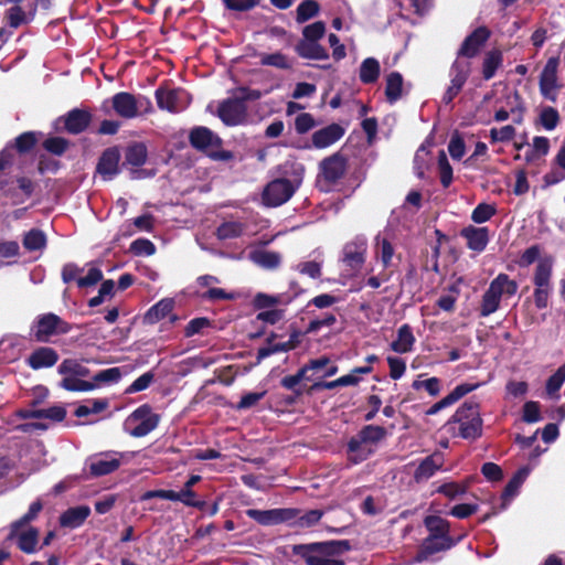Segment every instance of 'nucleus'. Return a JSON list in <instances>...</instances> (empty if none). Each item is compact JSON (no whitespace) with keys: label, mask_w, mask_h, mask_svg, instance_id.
I'll return each instance as SVG.
<instances>
[{"label":"nucleus","mask_w":565,"mask_h":565,"mask_svg":"<svg viewBox=\"0 0 565 565\" xmlns=\"http://www.w3.org/2000/svg\"><path fill=\"white\" fill-rule=\"evenodd\" d=\"M482 425L480 405L471 398L466 401L448 419L446 429L452 437L476 440L482 435Z\"/></svg>","instance_id":"f257e3e1"},{"label":"nucleus","mask_w":565,"mask_h":565,"mask_svg":"<svg viewBox=\"0 0 565 565\" xmlns=\"http://www.w3.org/2000/svg\"><path fill=\"white\" fill-rule=\"evenodd\" d=\"M350 550L348 540L295 544L291 547L292 554L300 556L307 565H342V561L337 562L333 557Z\"/></svg>","instance_id":"f03ea898"},{"label":"nucleus","mask_w":565,"mask_h":565,"mask_svg":"<svg viewBox=\"0 0 565 565\" xmlns=\"http://www.w3.org/2000/svg\"><path fill=\"white\" fill-rule=\"evenodd\" d=\"M387 430L379 425H365L347 444V458L351 465H359L375 452V446L385 439Z\"/></svg>","instance_id":"7ed1b4c3"},{"label":"nucleus","mask_w":565,"mask_h":565,"mask_svg":"<svg viewBox=\"0 0 565 565\" xmlns=\"http://www.w3.org/2000/svg\"><path fill=\"white\" fill-rule=\"evenodd\" d=\"M260 97L262 93L258 89L239 87L234 97H228L218 104L216 115L225 126L244 125L248 119L246 102L257 100Z\"/></svg>","instance_id":"20e7f679"},{"label":"nucleus","mask_w":565,"mask_h":565,"mask_svg":"<svg viewBox=\"0 0 565 565\" xmlns=\"http://www.w3.org/2000/svg\"><path fill=\"white\" fill-rule=\"evenodd\" d=\"M189 143L213 161L227 162L234 159L232 151L222 149V138L205 126H195L190 130Z\"/></svg>","instance_id":"39448f33"},{"label":"nucleus","mask_w":565,"mask_h":565,"mask_svg":"<svg viewBox=\"0 0 565 565\" xmlns=\"http://www.w3.org/2000/svg\"><path fill=\"white\" fill-rule=\"evenodd\" d=\"M518 291V282L510 279L507 274H499L484 291L480 305V317H488L495 312L500 307L503 296L512 297Z\"/></svg>","instance_id":"423d86ee"},{"label":"nucleus","mask_w":565,"mask_h":565,"mask_svg":"<svg viewBox=\"0 0 565 565\" xmlns=\"http://www.w3.org/2000/svg\"><path fill=\"white\" fill-rule=\"evenodd\" d=\"M72 329V324L60 316L47 312L35 318L31 326V335L36 342L47 343L52 337L67 334Z\"/></svg>","instance_id":"0eeeda50"},{"label":"nucleus","mask_w":565,"mask_h":565,"mask_svg":"<svg viewBox=\"0 0 565 565\" xmlns=\"http://www.w3.org/2000/svg\"><path fill=\"white\" fill-rule=\"evenodd\" d=\"M553 270V260L550 257L541 259L536 265L533 276L534 303L537 309H545L548 305V298L552 291L551 278Z\"/></svg>","instance_id":"6e6552de"},{"label":"nucleus","mask_w":565,"mask_h":565,"mask_svg":"<svg viewBox=\"0 0 565 565\" xmlns=\"http://www.w3.org/2000/svg\"><path fill=\"white\" fill-rule=\"evenodd\" d=\"M159 423L160 415L153 413L152 407L148 404L137 407L126 420L127 426L134 425L129 429V434L136 438L147 436L158 427Z\"/></svg>","instance_id":"1a4fd4ad"},{"label":"nucleus","mask_w":565,"mask_h":565,"mask_svg":"<svg viewBox=\"0 0 565 565\" xmlns=\"http://www.w3.org/2000/svg\"><path fill=\"white\" fill-rule=\"evenodd\" d=\"M245 513L258 524L271 526L282 523L290 525L291 521L296 519L301 511L297 508H276L269 510L248 509Z\"/></svg>","instance_id":"9d476101"},{"label":"nucleus","mask_w":565,"mask_h":565,"mask_svg":"<svg viewBox=\"0 0 565 565\" xmlns=\"http://www.w3.org/2000/svg\"><path fill=\"white\" fill-rule=\"evenodd\" d=\"M142 100L146 102V113L152 110L151 100L142 95L136 97L127 92H119L111 98V105L115 113L125 119H131L139 115V107H142Z\"/></svg>","instance_id":"9b49d317"},{"label":"nucleus","mask_w":565,"mask_h":565,"mask_svg":"<svg viewBox=\"0 0 565 565\" xmlns=\"http://www.w3.org/2000/svg\"><path fill=\"white\" fill-rule=\"evenodd\" d=\"M295 184L286 178L274 179L263 190L262 200L266 206L276 207L286 203L295 193Z\"/></svg>","instance_id":"f8f14e48"},{"label":"nucleus","mask_w":565,"mask_h":565,"mask_svg":"<svg viewBox=\"0 0 565 565\" xmlns=\"http://www.w3.org/2000/svg\"><path fill=\"white\" fill-rule=\"evenodd\" d=\"M559 62V56L550 57L543 67L539 81L541 95L552 103L557 100V90L562 87V84L557 81Z\"/></svg>","instance_id":"ddd939ff"},{"label":"nucleus","mask_w":565,"mask_h":565,"mask_svg":"<svg viewBox=\"0 0 565 565\" xmlns=\"http://www.w3.org/2000/svg\"><path fill=\"white\" fill-rule=\"evenodd\" d=\"M156 99L160 109L170 113H181L191 104V95L183 88L164 89L159 87L156 90Z\"/></svg>","instance_id":"4468645a"},{"label":"nucleus","mask_w":565,"mask_h":565,"mask_svg":"<svg viewBox=\"0 0 565 565\" xmlns=\"http://www.w3.org/2000/svg\"><path fill=\"white\" fill-rule=\"evenodd\" d=\"M348 170V158L340 151L322 159L319 163V177L328 185L339 182Z\"/></svg>","instance_id":"2eb2a0df"},{"label":"nucleus","mask_w":565,"mask_h":565,"mask_svg":"<svg viewBox=\"0 0 565 565\" xmlns=\"http://www.w3.org/2000/svg\"><path fill=\"white\" fill-rule=\"evenodd\" d=\"M84 268L74 263H67L63 266L61 277L64 284L76 281L78 288L95 286L103 280V271L97 267H92L86 276H81Z\"/></svg>","instance_id":"dca6fc26"},{"label":"nucleus","mask_w":565,"mask_h":565,"mask_svg":"<svg viewBox=\"0 0 565 565\" xmlns=\"http://www.w3.org/2000/svg\"><path fill=\"white\" fill-rule=\"evenodd\" d=\"M458 540L456 539H439L426 536L417 548L414 556V562L424 563L433 559V556L440 552H446L456 546Z\"/></svg>","instance_id":"f3484780"},{"label":"nucleus","mask_w":565,"mask_h":565,"mask_svg":"<svg viewBox=\"0 0 565 565\" xmlns=\"http://www.w3.org/2000/svg\"><path fill=\"white\" fill-rule=\"evenodd\" d=\"M490 36L491 31L486 25L478 26L466 36L457 52V56L467 58L476 57Z\"/></svg>","instance_id":"a211bd4d"},{"label":"nucleus","mask_w":565,"mask_h":565,"mask_svg":"<svg viewBox=\"0 0 565 565\" xmlns=\"http://www.w3.org/2000/svg\"><path fill=\"white\" fill-rule=\"evenodd\" d=\"M120 151L119 148L108 147L106 148L96 164V172L100 174L104 181H110L120 172Z\"/></svg>","instance_id":"6ab92c4d"},{"label":"nucleus","mask_w":565,"mask_h":565,"mask_svg":"<svg viewBox=\"0 0 565 565\" xmlns=\"http://www.w3.org/2000/svg\"><path fill=\"white\" fill-rule=\"evenodd\" d=\"M93 115L88 109L73 108L57 120L63 122L65 131L71 135L84 132L90 125Z\"/></svg>","instance_id":"aec40b11"},{"label":"nucleus","mask_w":565,"mask_h":565,"mask_svg":"<svg viewBox=\"0 0 565 565\" xmlns=\"http://www.w3.org/2000/svg\"><path fill=\"white\" fill-rule=\"evenodd\" d=\"M445 463V456L441 451L436 450L431 455L423 459L414 471L413 478L416 483L427 481L438 470H441Z\"/></svg>","instance_id":"412c9836"},{"label":"nucleus","mask_w":565,"mask_h":565,"mask_svg":"<svg viewBox=\"0 0 565 565\" xmlns=\"http://www.w3.org/2000/svg\"><path fill=\"white\" fill-rule=\"evenodd\" d=\"M344 134L345 129L341 125L332 122L316 130L311 136V142L316 149H324L339 141Z\"/></svg>","instance_id":"4be33fe9"},{"label":"nucleus","mask_w":565,"mask_h":565,"mask_svg":"<svg viewBox=\"0 0 565 565\" xmlns=\"http://www.w3.org/2000/svg\"><path fill=\"white\" fill-rule=\"evenodd\" d=\"M481 383H461L457 385L447 396L431 405L427 411L426 415H435L439 411L451 406L456 402H458L460 398L466 396L467 394L471 393L472 391L477 390Z\"/></svg>","instance_id":"5701e85b"},{"label":"nucleus","mask_w":565,"mask_h":565,"mask_svg":"<svg viewBox=\"0 0 565 565\" xmlns=\"http://www.w3.org/2000/svg\"><path fill=\"white\" fill-rule=\"evenodd\" d=\"M460 236L466 239L467 247L473 252L481 253L489 243V228L468 225L460 231Z\"/></svg>","instance_id":"b1692460"},{"label":"nucleus","mask_w":565,"mask_h":565,"mask_svg":"<svg viewBox=\"0 0 565 565\" xmlns=\"http://www.w3.org/2000/svg\"><path fill=\"white\" fill-rule=\"evenodd\" d=\"M58 361L57 352L50 347H40L35 349L26 359L28 365L33 370L51 367Z\"/></svg>","instance_id":"393cba45"},{"label":"nucleus","mask_w":565,"mask_h":565,"mask_svg":"<svg viewBox=\"0 0 565 565\" xmlns=\"http://www.w3.org/2000/svg\"><path fill=\"white\" fill-rule=\"evenodd\" d=\"M90 514L88 505L68 508L60 516V524L63 527L76 529L84 524Z\"/></svg>","instance_id":"a878e982"},{"label":"nucleus","mask_w":565,"mask_h":565,"mask_svg":"<svg viewBox=\"0 0 565 565\" xmlns=\"http://www.w3.org/2000/svg\"><path fill=\"white\" fill-rule=\"evenodd\" d=\"M415 341L412 327L404 323L398 328L397 338L391 342L390 348L399 354L408 353L413 351Z\"/></svg>","instance_id":"bb28decb"},{"label":"nucleus","mask_w":565,"mask_h":565,"mask_svg":"<svg viewBox=\"0 0 565 565\" xmlns=\"http://www.w3.org/2000/svg\"><path fill=\"white\" fill-rule=\"evenodd\" d=\"M298 56L307 60H328L329 53L319 42L299 40L295 45Z\"/></svg>","instance_id":"cd10ccee"},{"label":"nucleus","mask_w":565,"mask_h":565,"mask_svg":"<svg viewBox=\"0 0 565 565\" xmlns=\"http://www.w3.org/2000/svg\"><path fill=\"white\" fill-rule=\"evenodd\" d=\"M404 77L397 72L393 71L385 77V98L391 105L395 104L403 96Z\"/></svg>","instance_id":"c85d7f7f"},{"label":"nucleus","mask_w":565,"mask_h":565,"mask_svg":"<svg viewBox=\"0 0 565 565\" xmlns=\"http://www.w3.org/2000/svg\"><path fill=\"white\" fill-rule=\"evenodd\" d=\"M120 467V459L111 457L110 452L102 454L89 465V472L93 477H102L116 471Z\"/></svg>","instance_id":"c756f323"},{"label":"nucleus","mask_w":565,"mask_h":565,"mask_svg":"<svg viewBox=\"0 0 565 565\" xmlns=\"http://www.w3.org/2000/svg\"><path fill=\"white\" fill-rule=\"evenodd\" d=\"M423 523L428 531V536L454 539L450 535V523L448 520L438 515H427L424 518Z\"/></svg>","instance_id":"7c9ffc66"},{"label":"nucleus","mask_w":565,"mask_h":565,"mask_svg":"<svg viewBox=\"0 0 565 565\" xmlns=\"http://www.w3.org/2000/svg\"><path fill=\"white\" fill-rule=\"evenodd\" d=\"M364 244L349 243L343 248L342 262L351 269H359L365 262Z\"/></svg>","instance_id":"2f4dec72"},{"label":"nucleus","mask_w":565,"mask_h":565,"mask_svg":"<svg viewBox=\"0 0 565 565\" xmlns=\"http://www.w3.org/2000/svg\"><path fill=\"white\" fill-rule=\"evenodd\" d=\"M148 158V149L143 142H132L125 150V161L122 167L131 166L139 168L143 166Z\"/></svg>","instance_id":"473e14b6"},{"label":"nucleus","mask_w":565,"mask_h":565,"mask_svg":"<svg viewBox=\"0 0 565 565\" xmlns=\"http://www.w3.org/2000/svg\"><path fill=\"white\" fill-rule=\"evenodd\" d=\"M174 302L172 299L164 298L150 307L143 317L145 323L154 324L168 317L173 310Z\"/></svg>","instance_id":"72a5a7b5"},{"label":"nucleus","mask_w":565,"mask_h":565,"mask_svg":"<svg viewBox=\"0 0 565 565\" xmlns=\"http://www.w3.org/2000/svg\"><path fill=\"white\" fill-rule=\"evenodd\" d=\"M381 75V65L375 57H366L362 61L359 70V78L362 84L371 85L377 82Z\"/></svg>","instance_id":"f704fd0d"},{"label":"nucleus","mask_w":565,"mask_h":565,"mask_svg":"<svg viewBox=\"0 0 565 565\" xmlns=\"http://www.w3.org/2000/svg\"><path fill=\"white\" fill-rule=\"evenodd\" d=\"M503 64V54L499 49L488 51L482 61V77L489 81Z\"/></svg>","instance_id":"c9c22d12"},{"label":"nucleus","mask_w":565,"mask_h":565,"mask_svg":"<svg viewBox=\"0 0 565 565\" xmlns=\"http://www.w3.org/2000/svg\"><path fill=\"white\" fill-rule=\"evenodd\" d=\"M17 539V545L20 551L25 554H32L36 550L39 542V531L35 527H29L26 531L19 533L13 537Z\"/></svg>","instance_id":"e433bc0d"},{"label":"nucleus","mask_w":565,"mask_h":565,"mask_svg":"<svg viewBox=\"0 0 565 565\" xmlns=\"http://www.w3.org/2000/svg\"><path fill=\"white\" fill-rule=\"evenodd\" d=\"M43 504L41 500H36L32 502L29 507L28 512L22 515L19 520L14 521L10 526V533L7 540L11 541L17 535V532L20 531L22 526L35 520L39 513L42 511Z\"/></svg>","instance_id":"4c0bfd02"},{"label":"nucleus","mask_w":565,"mask_h":565,"mask_svg":"<svg viewBox=\"0 0 565 565\" xmlns=\"http://www.w3.org/2000/svg\"><path fill=\"white\" fill-rule=\"evenodd\" d=\"M46 235L40 228H31L25 232L22 238V245L28 252H39L46 247Z\"/></svg>","instance_id":"58836bf2"},{"label":"nucleus","mask_w":565,"mask_h":565,"mask_svg":"<svg viewBox=\"0 0 565 565\" xmlns=\"http://www.w3.org/2000/svg\"><path fill=\"white\" fill-rule=\"evenodd\" d=\"M41 132L35 131H25L20 134L15 139L13 145H8L10 150L15 149L20 154L29 153L34 149L39 141V136Z\"/></svg>","instance_id":"ea45409f"},{"label":"nucleus","mask_w":565,"mask_h":565,"mask_svg":"<svg viewBox=\"0 0 565 565\" xmlns=\"http://www.w3.org/2000/svg\"><path fill=\"white\" fill-rule=\"evenodd\" d=\"M471 72V63L456 60L450 67V84L463 87Z\"/></svg>","instance_id":"a19ab883"},{"label":"nucleus","mask_w":565,"mask_h":565,"mask_svg":"<svg viewBox=\"0 0 565 565\" xmlns=\"http://www.w3.org/2000/svg\"><path fill=\"white\" fill-rule=\"evenodd\" d=\"M250 258L255 264L266 269L277 268L281 260L279 253L271 250L253 252Z\"/></svg>","instance_id":"79ce46f5"},{"label":"nucleus","mask_w":565,"mask_h":565,"mask_svg":"<svg viewBox=\"0 0 565 565\" xmlns=\"http://www.w3.org/2000/svg\"><path fill=\"white\" fill-rule=\"evenodd\" d=\"M291 301V298L286 300L282 299L280 295L273 296L264 292H257L252 301L254 309L263 310V309H274V307L278 305H288Z\"/></svg>","instance_id":"37998d69"},{"label":"nucleus","mask_w":565,"mask_h":565,"mask_svg":"<svg viewBox=\"0 0 565 565\" xmlns=\"http://www.w3.org/2000/svg\"><path fill=\"white\" fill-rule=\"evenodd\" d=\"M109 403L106 398L89 399L85 404L79 405L74 415L78 418L86 417L92 414H99L108 407Z\"/></svg>","instance_id":"c03bdc74"},{"label":"nucleus","mask_w":565,"mask_h":565,"mask_svg":"<svg viewBox=\"0 0 565 565\" xmlns=\"http://www.w3.org/2000/svg\"><path fill=\"white\" fill-rule=\"evenodd\" d=\"M244 228L241 222H224L216 228V236L221 241L237 238L243 235Z\"/></svg>","instance_id":"a18cd8bd"},{"label":"nucleus","mask_w":565,"mask_h":565,"mask_svg":"<svg viewBox=\"0 0 565 565\" xmlns=\"http://www.w3.org/2000/svg\"><path fill=\"white\" fill-rule=\"evenodd\" d=\"M320 11V4L316 0L301 1L296 10V21L305 23L315 18Z\"/></svg>","instance_id":"49530a36"},{"label":"nucleus","mask_w":565,"mask_h":565,"mask_svg":"<svg viewBox=\"0 0 565 565\" xmlns=\"http://www.w3.org/2000/svg\"><path fill=\"white\" fill-rule=\"evenodd\" d=\"M58 373L71 376L86 377L90 374L89 369L74 359H65L58 365Z\"/></svg>","instance_id":"de8ad7c7"},{"label":"nucleus","mask_w":565,"mask_h":565,"mask_svg":"<svg viewBox=\"0 0 565 565\" xmlns=\"http://www.w3.org/2000/svg\"><path fill=\"white\" fill-rule=\"evenodd\" d=\"M565 382V363L562 364L556 371L555 373H553L546 381V386H545V390H546V393L550 395V396H555L556 398L559 397V395L557 394L558 391L561 390L562 385L564 384Z\"/></svg>","instance_id":"09e8293b"},{"label":"nucleus","mask_w":565,"mask_h":565,"mask_svg":"<svg viewBox=\"0 0 565 565\" xmlns=\"http://www.w3.org/2000/svg\"><path fill=\"white\" fill-rule=\"evenodd\" d=\"M260 64L264 66H274L279 70H290L292 67V63H290L288 57L281 52L262 54Z\"/></svg>","instance_id":"8fccbe9b"},{"label":"nucleus","mask_w":565,"mask_h":565,"mask_svg":"<svg viewBox=\"0 0 565 565\" xmlns=\"http://www.w3.org/2000/svg\"><path fill=\"white\" fill-rule=\"evenodd\" d=\"M60 385L70 392H88L96 387L95 383L81 380L76 376H65Z\"/></svg>","instance_id":"3c124183"},{"label":"nucleus","mask_w":565,"mask_h":565,"mask_svg":"<svg viewBox=\"0 0 565 565\" xmlns=\"http://www.w3.org/2000/svg\"><path fill=\"white\" fill-rule=\"evenodd\" d=\"M292 350V343L276 342L274 345H264L257 350L256 364H259L264 359L280 352H289Z\"/></svg>","instance_id":"603ef678"},{"label":"nucleus","mask_w":565,"mask_h":565,"mask_svg":"<svg viewBox=\"0 0 565 565\" xmlns=\"http://www.w3.org/2000/svg\"><path fill=\"white\" fill-rule=\"evenodd\" d=\"M42 147L54 156H62L70 147V141L63 137H49L46 138Z\"/></svg>","instance_id":"864d4df0"},{"label":"nucleus","mask_w":565,"mask_h":565,"mask_svg":"<svg viewBox=\"0 0 565 565\" xmlns=\"http://www.w3.org/2000/svg\"><path fill=\"white\" fill-rule=\"evenodd\" d=\"M323 511L321 510H309L305 514H298L296 519H294L290 525H297L299 527H311L316 525L322 518Z\"/></svg>","instance_id":"5fc2aeb1"},{"label":"nucleus","mask_w":565,"mask_h":565,"mask_svg":"<svg viewBox=\"0 0 565 565\" xmlns=\"http://www.w3.org/2000/svg\"><path fill=\"white\" fill-rule=\"evenodd\" d=\"M469 488V483H458V482H446L438 487L437 492L444 494L445 497L454 500L460 495H463Z\"/></svg>","instance_id":"6e6d98bb"},{"label":"nucleus","mask_w":565,"mask_h":565,"mask_svg":"<svg viewBox=\"0 0 565 565\" xmlns=\"http://www.w3.org/2000/svg\"><path fill=\"white\" fill-rule=\"evenodd\" d=\"M439 178L443 188L447 189L452 182V168L446 153L441 150L438 156Z\"/></svg>","instance_id":"4d7b16f0"},{"label":"nucleus","mask_w":565,"mask_h":565,"mask_svg":"<svg viewBox=\"0 0 565 565\" xmlns=\"http://www.w3.org/2000/svg\"><path fill=\"white\" fill-rule=\"evenodd\" d=\"M202 299L215 301V300H236L242 297V292L239 291H231L227 292L222 288H210L205 292L202 294Z\"/></svg>","instance_id":"13d9d810"},{"label":"nucleus","mask_w":565,"mask_h":565,"mask_svg":"<svg viewBox=\"0 0 565 565\" xmlns=\"http://www.w3.org/2000/svg\"><path fill=\"white\" fill-rule=\"evenodd\" d=\"M497 213L494 205L488 203H479L471 213V220L481 224L489 221Z\"/></svg>","instance_id":"bf43d9fd"},{"label":"nucleus","mask_w":565,"mask_h":565,"mask_svg":"<svg viewBox=\"0 0 565 565\" xmlns=\"http://www.w3.org/2000/svg\"><path fill=\"white\" fill-rule=\"evenodd\" d=\"M526 476L525 470H519L505 484L503 492H502V499L509 500L513 498L519 488L521 487L524 478Z\"/></svg>","instance_id":"052dcab7"},{"label":"nucleus","mask_w":565,"mask_h":565,"mask_svg":"<svg viewBox=\"0 0 565 565\" xmlns=\"http://www.w3.org/2000/svg\"><path fill=\"white\" fill-rule=\"evenodd\" d=\"M326 33V23L323 21H316L308 24L302 30V40L318 42Z\"/></svg>","instance_id":"680f3d73"},{"label":"nucleus","mask_w":565,"mask_h":565,"mask_svg":"<svg viewBox=\"0 0 565 565\" xmlns=\"http://www.w3.org/2000/svg\"><path fill=\"white\" fill-rule=\"evenodd\" d=\"M542 419L540 403L527 401L522 408V420L527 424L537 423Z\"/></svg>","instance_id":"e2e57ef3"},{"label":"nucleus","mask_w":565,"mask_h":565,"mask_svg":"<svg viewBox=\"0 0 565 565\" xmlns=\"http://www.w3.org/2000/svg\"><path fill=\"white\" fill-rule=\"evenodd\" d=\"M225 9L235 12H247L260 4V0H222Z\"/></svg>","instance_id":"0e129e2a"},{"label":"nucleus","mask_w":565,"mask_h":565,"mask_svg":"<svg viewBox=\"0 0 565 565\" xmlns=\"http://www.w3.org/2000/svg\"><path fill=\"white\" fill-rule=\"evenodd\" d=\"M540 121L546 130L555 129L559 122L558 111L551 106L544 107L540 114Z\"/></svg>","instance_id":"69168bd1"},{"label":"nucleus","mask_w":565,"mask_h":565,"mask_svg":"<svg viewBox=\"0 0 565 565\" xmlns=\"http://www.w3.org/2000/svg\"><path fill=\"white\" fill-rule=\"evenodd\" d=\"M448 152L454 160H460L466 152L463 138L456 131L448 143Z\"/></svg>","instance_id":"338daca9"},{"label":"nucleus","mask_w":565,"mask_h":565,"mask_svg":"<svg viewBox=\"0 0 565 565\" xmlns=\"http://www.w3.org/2000/svg\"><path fill=\"white\" fill-rule=\"evenodd\" d=\"M515 136V128L512 125L503 126L501 129L492 128L490 130V140L492 143L511 141Z\"/></svg>","instance_id":"774afa93"}]
</instances>
